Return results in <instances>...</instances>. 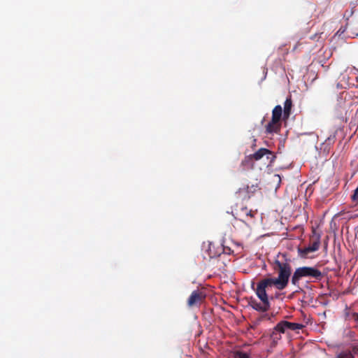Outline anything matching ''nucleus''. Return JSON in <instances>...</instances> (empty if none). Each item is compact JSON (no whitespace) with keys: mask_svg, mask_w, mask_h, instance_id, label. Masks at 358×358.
Segmentation results:
<instances>
[{"mask_svg":"<svg viewBox=\"0 0 358 358\" xmlns=\"http://www.w3.org/2000/svg\"><path fill=\"white\" fill-rule=\"evenodd\" d=\"M273 269L278 272V278H267L260 280L255 289V293L261 301L251 298L249 305L255 310L266 312L269 310L271 304L267 292L275 286L278 289H284L288 285L289 279L292 273L290 260L287 258L285 254H280L275 260Z\"/></svg>","mask_w":358,"mask_h":358,"instance_id":"f257e3e1","label":"nucleus"},{"mask_svg":"<svg viewBox=\"0 0 358 358\" xmlns=\"http://www.w3.org/2000/svg\"><path fill=\"white\" fill-rule=\"evenodd\" d=\"M263 159L264 164L271 165L275 159L274 153L266 148H260L252 155L246 156L241 162L243 169H252L253 167V162Z\"/></svg>","mask_w":358,"mask_h":358,"instance_id":"f03ea898","label":"nucleus"},{"mask_svg":"<svg viewBox=\"0 0 358 358\" xmlns=\"http://www.w3.org/2000/svg\"><path fill=\"white\" fill-rule=\"evenodd\" d=\"M303 278L314 279L315 280H321L323 278L322 272L315 267L301 266L296 268L292 276V283L294 285H298L299 282Z\"/></svg>","mask_w":358,"mask_h":358,"instance_id":"7ed1b4c3","label":"nucleus"},{"mask_svg":"<svg viewBox=\"0 0 358 358\" xmlns=\"http://www.w3.org/2000/svg\"><path fill=\"white\" fill-rule=\"evenodd\" d=\"M313 234L310 237V245L308 247L298 248L299 255L301 257H306L310 252H313L319 250L320 245V236L317 234L315 231L313 230Z\"/></svg>","mask_w":358,"mask_h":358,"instance_id":"20e7f679","label":"nucleus"},{"mask_svg":"<svg viewBox=\"0 0 358 358\" xmlns=\"http://www.w3.org/2000/svg\"><path fill=\"white\" fill-rule=\"evenodd\" d=\"M205 298L206 294L203 292L199 290H194L192 292L187 299V306L189 307L199 306L205 299Z\"/></svg>","mask_w":358,"mask_h":358,"instance_id":"39448f33","label":"nucleus"},{"mask_svg":"<svg viewBox=\"0 0 358 358\" xmlns=\"http://www.w3.org/2000/svg\"><path fill=\"white\" fill-rule=\"evenodd\" d=\"M281 129V122L274 121L271 120L266 126V132L267 134H278Z\"/></svg>","mask_w":358,"mask_h":358,"instance_id":"423d86ee","label":"nucleus"},{"mask_svg":"<svg viewBox=\"0 0 358 358\" xmlns=\"http://www.w3.org/2000/svg\"><path fill=\"white\" fill-rule=\"evenodd\" d=\"M292 108V100L291 96L287 97L285 103H284V109H283V119L285 120H287L291 114V110Z\"/></svg>","mask_w":358,"mask_h":358,"instance_id":"0eeeda50","label":"nucleus"},{"mask_svg":"<svg viewBox=\"0 0 358 358\" xmlns=\"http://www.w3.org/2000/svg\"><path fill=\"white\" fill-rule=\"evenodd\" d=\"M282 116L283 117L282 108L281 106L277 105L274 107L272 110V117L273 122H281Z\"/></svg>","mask_w":358,"mask_h":358,"instance_id":"6e6552de","label":"nucleus"},{"mask_svg":"<svg viewBox=\"0 0 358 358\" xmlns=\"http://www.w3.org/2000/svg\"><path fill=\"white\" fill-rule=\"evenodd\" d=\"M233 215L236 218H239L240 220H241L244 216H245V217H248V216L252 217L253 216V215L252 213V210L248 209L247 207H243L240 209V210H236V212L234 214H233Z\"/></svg>","mask_w":358,"mask_h":358,"instance_id":"1a4fd4ad","label":"nucleus"},{"mask_svg":"<svg viewBox=\"0 0 358 358\" xmlns=\"http://www.w3.org/2000/svg\"><path fill=\"white\" fill-rule=\"evenodd\" d=\"M283 325L285 327H287V329H290L293 331L301 329L303 327V325L301 324L290 322L287 321H283Z\"/></svg>","mask_w":358,"mask_h":358,"instance_id":"9d476101","label":"nucleus"},{"mask_svg":"<svg viewBox=\"0 0 358 358\" xmlns=\"http://www.w3.org/2000/svg\"><path fill=\"white\" fill-rule=\"evenodd\" d=\"M285 329H287V327H285L283 325V321L279 322L276 326L274 328V331H273V334H275V331H278L279 333H284Z\"/></svg>","mask_w":358,"mask_h":358,"instance_id":"9b49d317","label":"nucleus"},{"mask_svg":"<svg viewBox=\"0 0 358 358\" xmlns=\"http://www.w3.org/2000/svg\"><path fill=\"white\" fill-rule=\"evenodd\" d=\"M234 358H250V355L243 351H236L234 354Z\"/></svg>","mask_w":358,"mask_h":358,"instance_id":"f8f14e48","label":"nucleus"},{"mask_svg":"<svg viewBox=\"0 0 358 358\" xmlns=\"http://www.w3.org/2000/svg\"><path fill=\"white\" fill-rule=\"evenodd\" d=\"M338 358H354L350 352H341L338 355Z\"/></svg>","mask_w":358,"mask_h":358,"instance_id":"ddd939ff","label":"nucleus"},{"mask_svg":"<svg viewBox=\"0 0 358 358\" xmlns=\"http://www.w3.org/2000/svg\"><path fill=\"white\" fill-rule=\"evenodd\" d=\"M351 199L354 202H358V187L355 190L354 194L351 196Z\"/></svg>","mask_w":358,"mask_h":358,"instance_id":"4468645a","label":"nucleus"},{"mask_svg":"<svg viewBox=\"0 0 358 358\" xmlns=\"http://www.w3.org/2000/svg\"><path fill=\"white\" fill-rule=\"evenodd\" d=\"M250 189V187L248 186L247 187V192H255L257 190V185H252L251 187H250V189Z\"/></svg>","mask_w":358,"mask_h":358,"instance_id":"2eb2a0df","label":"nucleus"},{"mask_svg":"<svg viewBox=\"0 0 358 358\" xmlns=\"http://www.w3.org/2000/svg\"><path fill=\"white\" fill-rule=\"evenodd\" d=\"M354 317H355V320H358V314H355Z\"/></svg>","mask_w":358,"mask_h":358,"instance_id":"dca6fc26","label":"nucleus"},{"mask_svg":"<svg viewBox=\"0 0 358 358\" xmlns=\"http://www.w3.org/2000/svg\"><path fill=\"white\" fill-rule=\"evenodd\" d=\"M263 317H265V318H268V319H269V317H268V315H267V314L264 315Z\"/></svg>","mask_w":358,"mask_h":358,"instance_id":"f3484780","label":"nucleus"}]
</instances>
